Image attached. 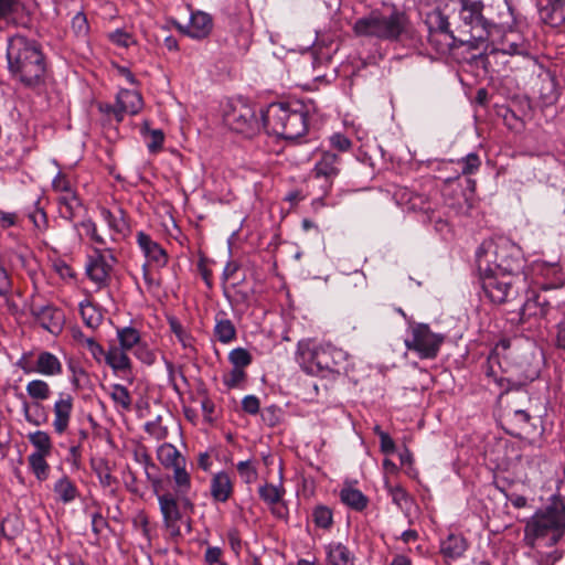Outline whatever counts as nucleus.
<instances>
[{"label": "nucleus", "mask_w": 565, "mask_h": 565, "mask_svg": "<svg viewBox=\"0 0 565 565\" xmlns=\"http://www.w3.org/2000/svg\"><path fill=\"white\" fill-rule=\"evenodd\" d=\"M565 535V505L556 497L524 521L523 543L536 565H555L564 556L558 545Z\"/></svg>", "instance_id": "obj_1"}, {"label": "nucleus", "mask_w": 565, "mask_h": 565, "mask_svg": "<svg viewBox=\"0 0 565 565\" xmlns=\"http://www.w3.org/2000/svg\"><path fill=\"white\" fill-rule=\"evenodd\" d=\"M7 61L9 72L26 87L44 83L45 57L41 45L33 39L14 34L8 39Z\"/></svg>", "instance_id": "obj_2"}, {"label": "nucleus", "mask_w": 565, "mask_h": 565, "mask_svg": "<svg viewBox=\"0 0 565 565\" xmlns=\"http://www.w3.org/2000/svg\"><path fill=\"white\" fill-rule=\"evenodd\" d=\"M353 30L358 36L382 41H398L406 46H416L419 39L406 13L392 8L390 11H373L355 21Z\"/></svg>", "instance_id": "obj_3"}, {"label": "nucleus", "mask_w": 565, "mask_h": 565, "mask_svg": "<svg viewBox=\"0 0 565 565\" xmlns=\"http://www.w3.org/2000/svg\"><path fill=\"white\" fill-rule=\"evenodd\" d=\"M479 273H502L526 278L521 247L508 237L500 236L482 242L476 250Z\"/></svg>", "instance_id": "obj_4"}, {"label": "nucleus", "mask_w": 565, "mask_h": 565, "mask_svg": "<svg viewBox=\"0 0 565 565\" xmlns=\"http://www.w3.org/2000/svg\"><path fill=\"white\" fill-rule=\"evenodd\" d=\"M297 362L307 374L327 377L347 371L349 354L330 343L300 341Z\"/></svg>", "instance_id": "obj_5"}, {"label": "nucleus", "mask_w": 565, "mask_h": 565, "mask_svg": "<svg viewBox=\"0 0 565 565\" xmlns=\"http://www.w3.org/2000/svg\"><path fill=\"white\" fill-rule=\"evenodd\" d=\"M460 32L462 43L480 49L489 38L501 32V26L490 23L482 14L483 3L479 0H459Z\"/></svg>", "instance_id": "obj_6"}, {"label": "nucleus", "mask_w": 565, "mask_h": 565, "mask_svg": "<svg viewBox=\"0 0 565 565\" xmlns=\"http://www.w3.org/2000/svg\"><path fill=\"white\" fill-rule=\"evenodd\" d=\"M479 274L486 297L497 305L514 299L524 287V278L520 276L497 271Z\"/></svg>", "instance_id": "obj_7"}, {"label": "nucleus", "mask_w": 565, "mask_h": 565, "mask_svg": "<svg viewBox=\"0 0 565 565\" xmlns=\"http://www.w3.org/2000/svg\"><path fill=\"white\" fill-rule=\"evenodd\" d=\"M409 335L405 339V347L415 352L420 359H435L445 341V334L435 333L426 323L409 321Z\"/></svg>", "instance_id": "obj_8"}, {"label": "nucleus", "mask_w": 565, "mask_h": 565, "mask_svg": "<svg viewBox=\"0 0 565 565\" xmlns=\"http://www.w3.org/2000/svg\"><path fill=\"white\" fill-rule=\"evenodd\" d=\"M158 503L164 527L171 536H180L182 525L185 526L188 533L191 532V521L189 518L184 516L183 511L185 510L177 495H173L172 493L159 494Z\"/></svg>", "instance_id": "obj_9"}, {"label": "nucleus", "mask_w": 565, "mask_h": 565, "mask_svg": "<svg viewBox=\"0 0 565 565\" xmlns=\"http://www.w3.org/2000/svg\"><path fill=\"white\" fill-rule=\"evenodd\" d=\"M224 119L232 130L245 137H253L263 127V120L257 117L256 110L244 102L234 104Z\"/></svg>", "instance_id": "obj_10"}, {"label": "nucleus", "mask_w": 565, "mask_h": 565, "mask_svg": "<svg viewBox=\"0 0 565 565\" xmlns=\"http://www.w3.org/2000/svg\"><path fill=\"white\" fill-rule=\"evenodd\" d=\"M427 40L438 53L448 52L455 43V36L449 29L448 18L440 10H433L426 15Z\"/></svg>", "instance_id": "obj_11"}, {"label": "nucleus", "mask_w": 565, "mask_h": 565, "mask_svg": "<svg viewBox=\"0 0 565 565\" xmlns=\"http://www.w3.org/2000/svg\"><path fill=\"white\" fill-rule=\"evenodd\" d=\"M116 258L110 253L106 255L102 249H94L93 254L87 257L85 271L89 280L98 288L108 285L113 265Z\"/></svg>", "instance_id": "obj_12"}, {"label": "nucleus", "mask_w": 565, "mask_h": 565, "mask_svg": "<svg viewBox=\"0 0 565 565\" xmlns=\"http://www.w3.org/2000/svg\"><path fill=\"white\" fill-rule=\"evenodd\" d=\"M294 110V103H273L262 110L263 128L268 135H286V127L288 126Z\"/></svg>", "instance_id": "obj_13"}, {"label": "nucleus", "mask_w": 565, "mask_h": 565, "mask_svg": "<svg viewBox=\"0 0 565 565\" xmlns=\"http://www.w3.org/2000/svg\"><path fill=\"white\" fill-rule=\"evenodd\" d=\"M530 49L531 44L529 40L523 34L515 31L512 25L502 30V35L500 36L497 45H492L491 49L489 47V44H486L484 46L486 52H499L511 56H529Z\"/></svg>", "instance_id": "obj_14"}, {"label": "nucleus", "mask_w": 565, "mask_h": 565, "mask_svg": "<svg viewBox=\"0 0 565 565\" xmlns=\"http://www.w3.org/2000/svg\"><path fill=\"white\" fill-rule=\"evenodd\" d=\"M394 198L403 211L422 213L423 222H430L435 218V203L427 196L403 188L395 192Z\"/></svg>", "instance_id": "obj_15"}, {"label": "nucleus", "mask_w": 565, "mask_h": 565, "mask_svg": "<svg viewBox=\"0 0 565 565\" xmlns=\"http://www.w3.org/2000/svg\"><path fill=\"white\" fill-rule=\"evenodd\" d=\"M172 24L182 34L194 40L206 38L213 29L212 17L203 11L191 12L188 24H182L175 20L172 21Z\"/></svg>", "instance_id": "obj_16"}, {"label": "nucleus", "mask_w": 565, "mask_h": 565, "mask_svg": "<svg viewBox=\"0 0 565 565\" xmlns=\"http://www.w3.org/2000/svg\"><path fill=\"white\" fill-rule=\"evenodd\" d=\"M31 315L34 317L35 321L51 334L57 335L62 332L65 316L61 309L52 305L34 306L31 308Z\"/></svg>", "instance_id": "obj_17"}, {"label": "nucleus", "mask_w": 565, "mask_h": 565, "mask_svg": "<svg viewBox=\"0 0 565 565\" xmlns=\"http://www.w3.org/2000/svg\"><path fill=\"white\" fill-rule=\"evenodd\" d=\"M341 164V158L338 154L331 151H322L311 170V177L317 180H323L330 186L339 175Z\"/></svg>", "instance_id": "obj_18"}, {"label": "nucleus", "mask_w": 565, "mask_h": 565, "mask_svg": "<svg viewBox=\"0 0 565 565\" xmlns=\"http://www.w3.org/2000/svg\"><path fill=\"white\" fill-rule=\"evenodd\" d=\"M526 278H530L531 284L542 289L544 282H561L562 274L557 264H551L543 260H535L531 264L530 268L524 271Z\"/></svg>", "instance_id": "obj_19"}, {"label": "nucleus", "mask_w": 565, "mask_h": 565, "mask_svg": "<svg viewBox=\"0 0 565 565\" xmlns=\"http://www.w3.org/2000/svg\"><path fill=\"white\" fill-rule=\"evenodd\" d=\"M173 489L175 495L180 499L184 510L193 511L194 504L190 498L192 490V479L186 470V465H180L172 469Z\"/></svg>", "instance_id": "obj_20"}, {"label": "nucleus", "mask_w": 565, "mask_h": 565, "mask_svg": "<svg viewBox=\"0 0 565 565\" xmlns=\"http://www.w3.org/2000/svg\"><path fill=\"white\" fill-rule=\"evenodd\" d=\"M142 105V97L137 90L120 89L114 107L115 117L120 121L126 114L136 115L141 110Z\"/></svg>", "instance_id": "obj_21"}, {"label": "nucleus", "mask_w": 565, "mask_h": 565, "mask_svg": "<svg viewBox=\"0 0 565 565\" xmlns=\"http://www.w3.org/2000/svg\"><path fill=\"white\" fill-rule=\"evenodd\" d=\"M550 313L548 301L544 298L542 291L532 290L520 309V319L522 322L531 318L546 319Z\"/></svg>", "instance_id": "obj_22"}, {"label": "nucleus", "mask_w": 565, "mask_h": 565, "mask_svg": "<svg viewBox=\"0 0 565 565\" xmlns=\"http://www.w3.org/2000/svg\"><path fill=\"white\" fill-rule=\"evenodd\" d=\"M73 412V398L70 394L60 393L53 405L54 419L52 426L57 435H63L70 425Z\"/></svg>", "instance_id": "obj_23"}, {"label": "nucleus", "mask_w": 565, "mask_h": 565, "mask_svg": "<svg viewBox=\"0 0 565 565\" xmlns=\"http://www.w3.org/2000/svg\"><path fill=\"white\" fill-rule=\"evenodd\" d=\"M308 130V110L306 106L299 102L294 103V110L288 126L286 127V135H278V137L287 140H296L302 137Z\"/></svg>", "instance_id": "obj_24"}, {"label": "nucleus", "mask_w": 565, "mask_h": 565, "mask_svg": "<svg viewBox=\"0 0 565 565\" xmlns=\"http://www.w3.org/2000/svg\"><path fill=\"white\" fill-rule=\"evenodd\" d=\"M136 239L139 248L148 262L153 263L158 267H163L167 265V252L156 241H153L150 235L139 231L136 234Z\"/></svg>", "instance_id": "obj_25"}, {"label": "nucleus", "mask_w": 565, "mask_h": 565, "mask_svg": "<svg viewBox=\"0 0 565 565\" xmlns=\"http://www.w3.org/2000/svg\"><path fill=\"white\" fill-rule=\"evenodd\" d=\"M323 550L328 565H355V554L342 542L331 541Z\"/></svg>", "instance_id": "obj_26"}, {"label": "nucleus", "mask_w": 565, "mask_h": 565, "mask_svg": "<svg viewBox=\"0 0 565 565\" xmlns=\"http://www.w3.org/2000/svg\"><path fill=\"white\" fill-rule=\"evenodd\" d=\"M104 362L113 370L117 375L121 374L125 377L131 373L132 362L128 356L127 352L117 345H110L106 352Z\"/></svg>", "instance_id": "obj_27"}, {"label": "nucleus", "mask_w": 565, "mask_h": 565, "mask_svg": "<svg viewBox=\"0 0 565 565\" xmlns=\"http://www.w3.org/2000/svg\"><path fill=\"white\" fill-rule=\"evenodd\" d=\"M211 495L214 501L226 502L233 492V483L226 471L215 473L210 484Z\"/></svg>", "instance_id": "obj_28"}, {"label": "nucleus", "mask_w": 565, "mask_h": 565, "mask_svg": "<svg viewBox=\"0 0 565 565\" xmlns=\"http://www.w3.org/2000/svg\"><path fill=\"white\" fill-rule=\"evenodd\" d=\"M541 20L551 26H559L565 22V0H547L540 9Z\"/></svg>", "instance_id": "obj_29"}, {"label": "nucleus", "mask_w": 565, "mask_h": 565, "mask_svg": "<svg viewBox=\"0 0 565 565\" xmlns=\"http://www.w3.org/2000/svg\"><path fill=\"white\" fill-rule=\"evenodd\" d=\"M56 201L60 216L70 222H73L84 209L76 192L58 195Z\"/></svg>", "instance_id": "obj_30"}, {"label": "nucleus", "mask_w": 565, "mask_h": 565, "mask_svg": "<svg viewBox=\"0 0 565 565\" xmlns=\"http://www.w3.org/2000/svg\"><path fill=\"white\" fill-rule=\"evenodd\" d=\"M563 281L561 282H544L542 284V294L548 301V310H557L565 315V291L562 289Z\"/></svg>", "instance_id": "obj_31"}, {"label": "nucleus", "mask_w": 565, "mask_h": 565, "mask_svg": "<svg viewBox=\"0 0 565 565\" xmlns=\"http://www.w3.org/2000/svg\"><path fill=\"white\" fill-rule=\"evenodd\" d=\"M214 338L222 344H228L236 339V328L226 312L220 311L215 315Z\"/></svg>", "instance_id": "obj_32"}, {"label": "nucleus", "mask_w": 565, "mask_h": 565, "mask_svg": "<svg viewBox=\"0 0 565 565\" xmlns=\"http://www.w3.org/2000/svg\"><path fill=\"white\" fill-rule=\"evenodd\" d=\"M100 216L107 223L110 231L122 236L129 233L130 226L126 213L121 207H117L115 211L102 207Z\"/></svg>", "instance_id": "obj_33"}, {"label": "nucleus", "mask_w": 565, "mask_h": 565, "mask_svg": "<svg viewBox=\"0 0 565 565\" xmlns=\"http://www.w3.org/2000/svg\"><path fill=\"white\" fill-rule=\"evenodd\" d=\"M467 547L468 543L461 534L451 533L440 542V552L449 559H457L461 557Z\"/></svg>", "instance_id": "obj_34"}, {"label": "nucleus", "mask_w": 565, "mask_h": 565, "mask_svg": "<svg viewBox=\"0 0 565 565\" xmlns=\"http://www.w3.org/2000/svg\"><path fill=\"white\" fill-rule=\"evenodd\" d=\"M157 457L160 463L168 469L186 465L185 457L170 443H163L157 448Z\"/></svg>", "instance_id": "obj_35"}, {"label": "nucleus", "mask_w": 565, "mask_h": 565, "mask_svg": "<svg viewBox=\"0 0 565 565\" xmlns=\"http://www.w3.org/2000/svg\"><path fill=\"white\" fill-rule=\"evenodd\" d=\"M36 373L44 376H56L62 374V363L58 358L49 352L42 351L36 356Z\"/></svg>", "instance_id": "obj_36"}, {"label": "nucleus", "mask_w": 565, "mask_h": 565, "mask_svg": "<svg viewBox=\"0 0 565 565\" xmlns=\"http://www.w3.org/2000/svg\"><path fill=\"white\" fill-rule=\"evenodd\" d=\"M340 500L350 509L361 512L369 503V499L359 489L345 486L340 491Z\"/></svg>", "instance_id": "obj_37"}, {"label": "nucleus", "mask_w": 565, "mask_h": 565, "mask_svg": "<svg viewBox=\"0 0 565 565\" xmlns=\"http://www.w3.org/2000/svg\"><path fill=\"white\" fill-rule=\"evenodd\" d=\"M116 337L118 340L117 347L126 352L134 351L142 342L139 330L131 326L117 328Z\"/></svg>", "instance_id": "obj_38"}, {"label": "nucleus", "mask_w": 565, "mask_h": 565, "mask_svg": "<svg viewBox=\"0 0 565 565\" xmlns=\"http://www.w3.org/2000/svg\"><path fill=\"white\" fill-rule=\"evenodd\" d=\"M457 169L456 174L446 177L445 181L450 182L458 179L460 175H471L478 172L481 166V160L476 152H469L467 156L456 161Z\"/></svg>", "instance_id": "obj_39"}, {"label": "nucleus", "mask_w": 565, "mask_h": 565, "mask_svg": "<svg viewBox=\"0 0 565 565\" xmlns=\"http://www.w3.org/2000/svg\"><path fill=\"white\" fill-rule=\"evenodd\" d=\"M73 230L76 232L79 241L83 239V233L87 236L93 243L104 246L106 245L105 238L98 234L96 223L90 218H83L81 222H73Z\"/></svg>", "instance_id": "obj_40"}, {"label": "nucleus", "mask_w": 565, "mask_h": 565, "mask_svg": "<svg viewBox=\"0 0 565 565\" xmlns=\"http://www.w3.org/2000/svg\"><path fill=\"white\" fill-rule=\"evenodd\" d=\"M53 490L57 500L64 504L73 502L78 497V490L76 486L66 476L61 477L54 483Z\"/></svg>", "instance_id": "obj_41"}, {"label": "nucleus", "mask_w": 565, "mask_h": 565, "mask_svg": "<svg viewBox=\"0 0 565 565\" xmlns=\"http://www.w3.org/2000/svg\"><path fill=\"white\" fill-rule=\"evenodd\" d=\"M285 488L281 483L273 484V483H264L258 489L259 498L269 507H274L279 503L285 495Z\"/></svg>", "instance_id": "obj_42"}, {"label": "nucleus", "mask_w": 565, "mask_h": 565, "mask_svg": "<svg viewBox=\"0 0 565 565\" xmlns=\"http://www.w3.org/2000/svg\"><path fill=\"white\" fill-rule=\"evenodd\" d=\"M79 311L83 319V322L86 327L90 329H96L100 326L103 321V315L100 310L95 307L88 300H84L79 302Z\"/></svg>", "instance_id": "obj_43"}, {"label": "nucleus", "mask_w": 565, "mask_h": 565, "mask_svg": "<svg viewBox=\"0 0 565 565\" xmlns=\"http://www.w3.org/2000/svg\"><path fill=\"white\" fill-rule=\"evenodd\" d=\"M109 396L115 403L116 407H120L122 411L130 409L132 398L126 386L118 383L109 385Z\"/></svg>", "instance_id": "obj_44"}, {"label": "nucleus", "mask_w": 565, "mask_h": 565, "mask_svg": "<svg viewBox=\"0 0 565 565\" xmlns=\"http://www.w3.org/2000/svg\"><path fill=\"white\" fill-rule=\"evenodd\" d=\"M311 519L316 527L328 531L333 524V512L329 507L319 504L313 508Z\"/></svg>", "instance_id": "obj_45"}, {"label": "nucleus", "mask_w": 565, "mask_h": 565, "mask_svg": "<svg viewBox=\"0 0 565 565\" xmlns=\"http://www.w3.org/2000/svg\"><path fill=\"white\" fill-rule=\"evenodd\" d=\"M49 455L30 454L28 457L29 467L39 481H44L49 477L50 466L46 462Z\"/></svg>", "instance_id": "obj_46"}, {"label": "nucleus", "mask_w": 565, "mask_h": 565, "mask_svg": "<svg viewBox=\"0 0 565 565\" xmlns=\"http://www.w3.org/2000/svg\"><path fill=\"white\" fill-rule=\"evenodd\" d=\"M30 444L35 448L32 454L50 455L52 451V440L44 430H36L28 435Z\"/></svg>", "instance_id": "obj_47"}, {"label": "nucleus", "mask_w": 565, "mask_h": 565, "mask_svg": "<svg viewBox=\"0 0 565 565\" xmlns=\"http://www.w3.org/2000/svg\"><path fill=\"white\" fill-rule=\"evenodd\" d=\"M168 323L171 332L177 337L183 349H193V337L175 317H169Z\"/></svg>", "instance_id": "obj_48"}, {"label": "nucleus", "mask_w": 565, "mask_h": 565, "mask_svg": "<svg viewBox=\"0 0 565 565\" xmlns=\"http://www.w3.org/2000/svg\"><path fill=\"white\" fill-rule=\"evenodd\" d=\"M508 349H509V341L502 340L495 345L493 352L490 354V356L488 359V366L486 370V374L489 377H493L494 382L498 383V385L500 387H503L504 379L497 377L495 372L493 370V363H498L499 356L502 354L503 351H505Z\"/></svg>", "instance_id": "obj_49"}, {"label": "nucleus", "mask_w": 565, "mask_h": 565, "mask_svg": "<svg viewBox=\"0 0 565 565\" xmlns=\"http://www.w3.org/2000/svg\"><path fill=\"white\" fill-rule=\"evenodd\" d=\"M25 391L32 399L46 401L51 396L50 385L43 380H32L26 386Z\"/></svg>", "instance_id": "obj_50"}, {"label": "nucleus", "mask_w": 565, "mask_h": 565, "mask_svg": "<svg viewBox=\"0 0 565 565\" xmlns=\"http://www.w3.org/2000/svg\"><path fill=\"white\" fill-rule=\"evenodd\" d=\"M141 132L146 138V146L150 153H157L159 150H161L164 141V135L162 130L149 129V127L146 125L141 129Z\"/></svg>", "instance_id": "obj_51"}, {"label": "nucleus", "mask_w": 565, "mask_h": 565, "mask_svg": "<svg viewBox=\"0 0 565 565\" xmlns=\"http://www.w3.org/2000/svg\"><path fill=\"white\" fill-rule=\"evenodd\" d=\"M68 371L71 373L70 382L74 390L79 391L88 386L89 375L81 365L76 363H70Z\"/></svg>", "instance_id": "obj_52"}, {"label": "nucleus", "mask_w": 565, "mask_h": 565, "mask_svg": "<svg viewBox=\"0 0 565 565\" xmlns=\"http://www.w3.org/2000/svg\"><path fill=\"white\" fill-rule=\"evenodd\" d=\"M93 470L96 473L102 487L110 488L116 483V478L111 475L107 461L99 460L97 462H93Z\"/></svg>", "instance_id": "obj_53"}, {"label": "nucleus", "mask_w": 565, "mask_h": 565, "mask_svg": "<svg viewBox=\"0 0 565 565\" xmlns=\"http://www.w3.org/2000/svg\"><path fill=\"white\" fill-rule=\"evenodd\" d=\"M228 361L232 366L246 369L253 362V356L245 348H235L228 353Z\"/></svg>", "instance_id": "obj_54"}, {"label": "nucleus", "mask_w": 565, "mask_h": 565, "mask_svg": "<svg viewBox=\"0 0 565 565\" xmlns=\"http://www.w3.org/2000/svg\"><path fill=\"white\" fill-rule=\"evenodd\" d=\"M145 431L156 440H163L168 437V427L162 425L161 416L145 424Z\"/></svg>", "instance_id": "obj_55"}, {"label": "nucleus", "mask_w": 565, "mask_h": 565, "mask_svg": "<svg viewBox=\"0 0 565 565\" xmlns=\"http://www.w3.org/2000/svg\"><path fill=\"white\" fill-rule=\"evenodd\" d=\"M246 372L244 369L233 366L232 370L223 376V384L227 388H237L246 380Z\"/></svg>", "instance_id": "obj_56"}, {"label": "nucleus", "mask_w": 565, "mask_h": 565, "mask_svg": "<svg viewBox=\"0 0 565 565\" xmlns=\"http://www.w3.org/2000/svg\"><path fill=\"white\" fill-rule=\"evenodd\" d=\"M387 489L394 504H396L401 510L408 509L411 498L405 489L401 486H390Z\"/></svg>", "instance_id": "obj_57"}, {"label": "nucleus", "mask_w": 565, "mask_h": 565, "mask_svg": "<svg viewBox=\"0 0 565 565\" xmlns=\"http://www.w3.org/2000/svg\"><path fill=\"white\" fill-rule=\"evenodd\" d=\"M52 189L54 192L60 195H66L68 193H74V189L72 188L71 181L66 174L58 171L56 175L52 180Z\"/></svg>", "instance_id": "obj_58"}, {"label": "nucleus", "mask_w": 565, "mask_h": 565, "mask_svg": "<svg viewBox=\"0 0 565 565\" xmlns=\"http://www.w3.org/2000/svg\"><path fill=\"white\" fill-rule=\"evenodd\" d=\"M236 469L245 483H253L257 479V470L250 460L237 462Z\"/></svg>", "instance_id": "obj_59"}, {"label": "nucleus", "mask_w": 565, "mask_h": 565, "mask_svg": "<svg viewBox=\"0 0 565 565\" xmlns=\"http://www.w3.org/2000/svg\"><path fill=\"white\" fill-rule=\"evenodd\" d=\"M109 40L120 47H129L136 43L134 36L122 29H116L109 34Z\"/></svg>", "instance_id": "obj_60"}, {"label": "nucleus", "mask_w": 565, "mask_h": 565, "mask_svg": "<svg viewBox=\"0 0 565 565\" xmlns=\"http://www.w3.org/2000/svg\"><path fill=\"white\" fill-rule=\"evenodd\" d=\"M135 356L147 365H152L156 361L154 352L149 348V345L142 341L135 350Z\"/></svg>", "instance_id": "obj_61"}, {"label": "nucleus", "mask_w": 565, "mask_h": 565, "mask_svg": "<svg viewBox=\"0 0 565 565\" xmlns=\"http://www.w3.org/2000/svg\"><path fill=\"white\" fill-rule=\"evenodd\" d=\"M329 143L333 149L340 152H347L352 147V141L345 135L340 132L332 134L329 137Z\"/></svg>", "instance_id": "obj_62"}, {"label": "nucleus", "mask_w": 565, "mask_h": 565, "mask_svg": "<svg viewBox=\"0 0 565 565\" xmlns=\"http://www.w3.org/2000/svg\"><path fill=\"white\" fill-rule=\"evenodd\" d=\"M72 29L77 36H85L88 33L89 25L84 12H77L72 19Z\"/></svg>", "instance_id": "obj_63"}, {"label": "nucleus", "mask_w": 565, "mask_h": 565, "mask_svg": "<svg viewBox=\"0 0 565 565\" xmlns=\"http://www.w3.org/2000/svg\"><path fill=\"white\" fill-rule=\"evenodd\" d=\"M204 561L207 565H227L223 561V551L218 546H209L204 554Z\"/></svg>", "instance_id": "obj_64"}]
</instances>
